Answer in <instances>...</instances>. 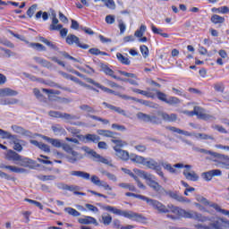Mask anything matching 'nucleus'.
Masks as SVG:
<instances>
[{
	"mask_svg": "<svg viewBox=\"0 0 229 229\" xmlns=\"http://www.w3.org/2000/svg\"><path fill=\"white\" fill-rule=\"evenodd\" d=\"M103 210L111 212V214H114V216H121L126 219H131V221H135L136 223H146V221H148V218L142 214L119 209L114 206H104Z\"/></svg>",
	"mask_w": 229,
	"mask_h": 229,
	"instance_id": "1",
	"label": "nucleus"
},
{
	"mask_svg": "<svg viewBox=\"0 0 229 229\" xmlns=\"http://www.w3.org/2000/svg\"><path fill=\"white\" fill-rule=\"evenodd\" d=\"M133 171L135 174H137V176H140V178H143L144 180H146L148 182V187H150V189H152L155 192H157V194H162V192H165V189H164L162 185H160V183L156 181L157 177L155 175L139 168H134Z\"/></svg>",
	"mask_w": 229,
	"mask_h": 229,
	"instance_id": "2",
	"label": "nucleus"
},
{
	"mask_svg": "<svg viewBox=\"0 0 229 229\" xmlns=\"http://www.w3.org/2000/svg\"><path fill=\"white\" fill-rule=\"evenodd\" d=\"M192 211H185L176 206H174L173 204L167 205V213L166 217L169 219H172V221H176L180 219L181 217H185L186 219H189L187 217V214L191 213Z\"/></svg>",
	"mask_w": 229,
	"mask_h": 229,
	"instance_id": "3",
	"label": "nucleus"
},
{
	"mask_svg": "<svg viewBox=\"0 0 229 229\" xmlns=\"http://www.w3.org/2000/svg\"><path fill=\"white\" fill-rule=\"evenodd\" d=\"M200 153H205L206 155H210L211 160L213 162H217L218 165H221V167H228L229 164V157L219 154L217 152H213L210 150H207L205 148L200 149Z\"/></svg>",
	"mask_w": 229,
	"mask_h": 229,
	"instance_id": "4",
	"label": "nucleus"
},
{
	"mask_svg": "<svg viewBox=\"0 0 229 229\" xmlns=\"http://www.w3.org/2000/svg\"><path fill=\"white\" fill-rule=\"evenodd\" d=\"M6 160L12 161V162H19L20 165L22 167H28L31 161L28 157H22V156L19 155L17 152L10 149L5 154Z\"/></svg>",
	"mask_w": 229,
	"mask_h": 229,
	"instance_id": "5",
	"label": "nucleus"
},
{
	"mask_svg": "<svg viewBox=\"0 0 229 229\" xmlns=\"http://www.w3.org/2000/svg\"><path fill=\"white\" fill-rule=\"evenodd\" d=\"M48 115L54 119H62V121H65L66 123H70V124L73 125H76V123H72V121H78V119H80V116L68 113H62L60 111H49Z\"/></svg>",
	"mask_w": 229,
	"mask_h": 229,
	"instance_id": "6",
	"label": "nucleus"
},
{
	"mask_svg": "<svg viewBox=\"0 0 229 229\" xmlns=\"http://www.w3.org/2000/svg\"><path fill=\"white\" fill-rule=\"evenodd\" d=\"M143 165H145V167H148V169H151L152 171H155L157 174H158V176H160V178L164 180V182H167V178L165 177V175L164 174V172L162 171V166L160 165V163L158 164V162H157L153 158H149V159L145 158V162L143 163Z\"/></svg>",
	"mask_w": 229,
	"mask_h": 229,
	"instance_id": "7",
	"label": "nucleus"
},
{
	"mask_svg": "<svg viewBox=\"0 0 229 229\" xmlns=\"http://www.w3.org/2000/svg\"><path fill=\"white\" fill-rule=\"evenodd\" d=\"M152 92H156L155 96H157V99L159 101H162L163 103H165L166 105H169L170 106H174V105H180V98L176 97H169L167 98V94L157 89H152Z\"/></svg>",
	"mask_w": 229,
	"mask_h": 229,
	"instance_id": "8",
	"label": "nucleus"
},
{
	"mask_svg": "<svg viewBox=\"0 0 229 229\" xmlns=\"http://www.w3.org/2000/svg\"><path fill=\"white\" fill-rule=\"evenodd\" d=\"M144 201L148 203V205H150V207L154 208L155 210H157V212H159V214H167V212H168L167 207H165V205L162 204V202H160L158 200L146 197Z\"/></svg>",
	"mask_w": 229,
	"mask_h": 229,
	"instance_id": "9",
	"label": "nucleus"
},
{
	"mask_svg": "<svg viewBox=\"0 0 229 229\" xmlns=\"http://www.w3.org/2000/svg\"><path fill=\"white\" fill-rule=\"evenodd\" d=\"M144 201L148 203V205H150V207L154 208L155 210H157V212H159V214H167V212H168L167 207H165V205L162 204V202H160L158 200L146 197Z\"/></svg>",
	"mask_w": 229,
	"mask_h": 229,
	"instance_id": "10",
	"label": "nucleus"
},
{
	"mask_svg": "<svg viewBox=\"0 0 229 229\" xmlns=\"http://www.w3.org/2000/svg\"><path fill=\"white\" fill-rule=\"evenodd\" d=\"M66 44H68V46H73V44H75V46L81 49H89V45L81 44L80 38L74 34H70L66 37Z\"/></svg>",
	"mask_w": 229,
	"mask_h": 229,
	"instance_id": "11",
	"label": "nucleus"
},
{
	"mask_svg": "<svg viewBox=\"0 0 229 229\" xmlns=\"http://www.w3.org/2000/svg\"><path fill=\"white\" fill-rule=\"evenodd\" d=\"M137 117L138 119H140L144 123H151L152 124H160V123H162L160 118H158L157 116L149 115L142 112L138 113Z\"/></svg>",
	"mask_w": 229,
	"mask_h": 229,
	"instance_id": "12",
	"label": "nucleus"
},
{
	"mask_svg": "<svg viewBox=\"0 0 229 229\" xmlns=\"http://www.w3.org/2000/svg\"><path fill=\"white\" fill-rule=\"evenodd\" d=\"M195 115L198 119H201L202 121H210V119H214V115L206 114L205 108L201 106H195Z\"/></svg>",
	"mask_w": 229,
	"mask_h": 229,
	"instance_id": "13",
	"label": "nucleus"
},
{
	"mask_svg": "<svg viewBox=\"0 0 229 229\" xmlns=\"http://www.w3.org/2000/svg\"><path fill=\"white\" fill-rule=\"evenodd\" d=\"M223 174V172L219 169H214L208 172H204L201 174V177L205 182H210L214 176H221Z\"/></svg>",
	"mask_w": 229,
	"mask_h": 229,
	"instance_id": "14",
	"label": "nucleus"
},
{
	"mask_svg": "<svg viewBox=\"0 0 229 229\" xmlns=\"http://www.w3.org/2000/svg\"><path fill=\"white\" fill-rule=\"evenodd\" d=\"M52 22L49 26V31H58V30H62L64 28V25L58 24L59 21L58 18H56V13L55 10H52Z\"/></svg>",
	"mask_w": 229,
	"mask_h": 229,
	"instance_id": "15",
	"label": "nucleus"
},
{
	"mask_svg": "<svg viewBox=\"0 0 229 229\" xmlns=\"http://www.w3.org/2000/svg\"><path fill=\"white\" fill-rule=\"evenodd\" d=\"M158 115H160L165 121V123H174L178 119V114H167L165 112H158Z\"/></svg>",
	"mask_w": 229,
	"mask_h": 229,
	"instance_id": "16",
	"label": "nucleus"
},
{
	"mask_svg": "<svg viewBox=\"0 0 229 229\" xmlns=\"http://www.w3.org/2000/svg\"><path fill=\"white\" fill-rule=\"evenodd\" d=\"M78 223H80V225H95V226L99 225L98 220L90 216H84V217L79 218Z\"/></svg>",
	"mask_w": 229,
	"mask_h": 229,
	"instance_id": "17",
	"label": "nucleus"
},
{
	"mask_svg": "<svg viewBox=\"0 0 229 229\" xmlns=\"http://www.w3.org/2000/svg\"><path fill=\"white\" fill-rule=\"evenodd\" d=\"M88 83H90V85H94V87H97V89H100V90H103V92H106L107 94H115V91L113 89H110L98 82H96L93 79H88L87 80Z\"/></svg>",
	"mask_w": 229,
	"mask_h": 229,
	"instance_id": "18",
	"label": "nucleus"
},
{
	"mask_svg": "<svg viewBox=\"0 0 229 229\" xmlns=\"http://www.w3.org/2000/svg\"><path fill=\"white\" fill-rule=\"evenodd\" d=\"M114 150L116 153V157L121 158V160H123L124 162L130 160V153L128 151L118 148L117 147H114Z\"/></svg>",
	"mask_w": 229,
	"mask_h": 229,
	"instance_id": "19",
	"label": "nucleus"
},
{
	"mask_svg": "<svg viewBox=\"0 0 229 229\" xmlns=\"http://www.w3.org/2000/svg\"><path fill=\"white\" fill-rule=\"evenodd\" d=\"M30 144H32L33 146H36L37 148H38L39 149H41V151H45V153H49L51 151V148L45 143L39 142L37 140H30Z\"/></svg>",
	"mask_w": 229,
	"mask_h": 229,
	"instance_id": "20",
	"label": "nucleus"
},
{
	"mask_svg": "<svg viewBox=\"0 0 229 229\" xmlns=\"http://www.w3.org/2000/svg\"><path fill=\"white\" fill-rule=\"evenodd\" d=\"M132 92H134V94H140V96H145V98H150L151 99H155L156 95L155 93L149 91L151 89H148V90H142V89H139L137 88H132L131 89Z\"/></svg>",
	"mask_w": 229,
	"mask_h": 229,
	"instance_id": "21",
	"label": "nucleus"
},
{
	"mask_svg": "<svg viewBox=\"0 0 229 229\" xmlns=\"http://www.w3.org/2000/svg\"><path fill=\"white\" fill-rule=\"evenodd\" d=\"M51 130L55 133V135H59L60 137H62V135L67 134V131H65L64 126H62V124L60 123L53 124L51 127Z\"/></svg>",
	"mask_w": 229,
	"mask_h": 229,
	"instance_id": "22",
	"label": "nucleus"
},
{
	"mask_svg": "<svg viewBox=\"0 0 229 229\" xmlns=\"http://www.w3.org/2000/svg\"><path fill=\"white\" fill-rule=\"evenodd\" d=\"M100 67H101L103 72H105L106 74V76H110L114 80H118V81L121 80V78L116 76L115 72H114V70L109 68L108 65L102 64L100 65Z\"/></svg>",
	"mask_w": 229,
	"mask_h": 229,
	"instance_id": "23",
	"label": "nucleus"
},
{
	"mask_svg": "<svg viewBox=\"0 0 229 229\" xmlns=\"http://www.w3.org/2000/svg\"><path fill=\"white\" fill-rule=\"evenodd\" d=\"M97 133L102 137H107L109 139H115L116 135H121L119 132L108 131V130H98Z\"/></svg>",
	"mask_w": 229,
	"mask_h": 229,
	"instance_id": "24",
	"label": "nucleus"
},
{
	"mask_svg": "<svg viewBox=\"0 0 229 229\" xmlns=\"http://www.w3.org/2000/svg\"><path fill=\"white\" fill-rule=\"evenodd\" d=\"M116 58L122 65H131V61H130V58H128V54L123 55L121 53H116Z\"/></svg>",
	"mask_w": 229,
	"mask_h": 229,
	"instance_id": "25",
	"label": "nucleus"
},
{
	"mask_svg": "<svg viewBox=\"0 0 229 229\" xmlns=\"http://www.w3.org/2000/svg\"><path fill=\"white\" fill-rule=\"evenodd\" d=\"M102 105L106 106V108H109V110H113V112H116V114H120L121 115L126 116V111H124L123 108L112 106L106 102H103Z\"/></svg>",
	"mask_w": 229,
	"mask_h": 229,
	"instance_id": "26",
	"label": "nucleus"
},
{
	"mask_svg": "<svg viewBox=\"0 0 229 229\" xmlns=\"http://www.w3.org/2000/svg\"><path fill=\"white\" fill-rule=\"evenodd\" d=\"M183 175L185 176L186 180H189L190 182H198L199 180V176L197 175L194 171L190 172L185 170L183 172Z\"/></svg>",
	"mask_w": 229,
	"mask_h": 229,
	"instance_id": "27",
	"label": "nucleus"
},
{
	"mask_svg": "<svg viewBox=\"0 0 229 229\" xmlns=\"http://www.w3.org/2000/svg\"><path fill=\"white\" fill-rule=\"evenodd\" d=\"M0 167H1V169H8L9 171H11V173H17V174L26 173V169L19 168L17 166H13V165H0Z\"/></svg>",
	"mask_w": 229,
	"mask_h": 229,
	"instance_id": "28",
	"label": "nucleus"
},
{
	"mask_svg": "<svg viewBox=\"0 0 229 229\" xmlns=\"http://www.w3.org/2000/svg\"><path fill=\"white\" fill-rule=\"evenodd\" d=\"M71 175L82 178L83 180H90V174L83 171H72Z\"/></svg>",
	"mask_w": 229,
	"mask_h": 229,
	"instance_id": "29",
	"label": "nucleus"
},
{
	"mask_svg": "<svg viewBox=\"0 0 229 229\" xmlns=\"http://www.w3.org/2000/svg\"><path fill=\"white\" fill-rule=\"evenodd\" d=\"M42 92H46V94H48V99L50 101L55 100V96H60V94H62L60 90L47 89H42Z\"/></svg>",
	"mask_w": 229,
	"mask_h": 229,
	"instance_id": "30",
	"label": "nucleus"
},
{
	"mask_svg": "<svg viewBox=\"0 0 229 229\" xmlns=\"http://www.w3.org/2000/svg\"><path fill=\"white\" fill-rule=\"evenodd\" d=\"M34 60L36 64L42 65V67H47V69H51V67H53V64L49 61L42 57H34Z\"/></svg>",
	"mask_w": 229,
	"mask_h": 229,
	"instance_id": "31",
	"label": "nucleus"
},
{
	"mask_svg": "<svg viewBox=\"0 0 229 229\" xmlns=\"http://www.w3.org/2000/svg\"><path fill=\"white\" fill-rule=\"evenodd\" d=\"M12 140H13V144H14L13 146L14 151H18V153H21V151H22V145L21 144L22 140L17 139V136L15 135L12 136Z\"/></svg>",
	"mask_w": 229,
	"mask_h": 229,
	"instance_id": "32",
	"label": "nucleus"
},
{
	"mask_svg": "<svg viewBox=\"0 0 229 229\" xmlns=\"http://www.w3.org/2000/svg\"><path fill=\"white\" fill-rule=\"evenodd\" d=\"M18 92L13 90L10 88H2L0 89V96L6 97V96H17Z\"/></svg>",
	"mask_w": 229,
	"mask_h": 229,
	"instance_id": "33",
	"label": "nucleus"
},
{
	"mask_svg": "<svg viewBox=\"0 0 229 229\" xmlns=\"http://www.w3.org/2000/svg\"><path fill=\"white\" fill-rule=\"evenodd\" d=\"M101 223L105 226H109V225H112V215L109 213H103L101 216Z\"/></svg>",
	"mask_w": 229,
	"mask_h": 229,
	"instance_id": "34",
	"label": "nucleus"
},
{
	"mask_svg": "<svg viewBox=\"0 0 229 229\" xmlns=\"http://www.w3.org/2000/svg\"><path fill=\"white\" fill-rule=\"evenodd\" d=\"M85 139L88 142H93V144H98L101 140V137L97 134H86Z\"/></svg>",
	"mask_w": 229,
	"mask_h": 229,
	"instance_id": "35",
	"label": "nucleus"
},
{
	"mask_svg": "<svg viewBox=\"0 0 229 229\" xmlns=\"http://www.w3.org/2000/svg\"><path fill=\"white\" fill-rule=\"evenodd\" d=\"M148 30V27L144 24H141L140 28L134 32V37L136 38H140L141 37H144V33Z\"/></svg>",
	"mask_w": 229,
	"mask_h": 229,
	"instance_id": "36",
	"label": "nucleus"
},
{
	"mask_svg": "<svg viewBox=\"0 0 229 229\" xmlns=\"http://www.w3.org/2000/svg\"><path fill=\"white\" fill-rule=\"evenodd\" d=\"M151 31L155 35H160L164 38H169V35L167 33H165V32H162V29L157 28V26H155V24L151 25Z\"/></svg>",
	"mask_w": 229,
	"mask_h": 229,
	"instance_id": "37",
	"label": "nucleus"
},
{
	"mask_svg": "<svg viewBox=\"0 0 229 229\" xmlns=\"http://www.w3.org/2000/svg\"><path fill=\"white\" fill-rule=\"evenodd\" d=\"M89 55H93L94 56H99V55H101V56H110V55H108V53L106 52H103L101 50H99V48H90L89 50Z\"/></svg>",
	"mask_w": 229,
	"mask_h": 229,
	"instance_id": "38",
	"label": "nucleus"
},
{
	"mask_svg": "<svg viewBox=\"0 0 229 229\" xmlns=\"http://www.w3.org/2000/svg\"><path fill=\"white\" fill-rule=\"evenodd\" d=\"M196 199L199 201V203H202V205H205L206 207H209L210 208H212V205H217V203H210V201H208V199H207L203 196L198 195L196 197Z\"/></svg>",
	"mask_w": 229,
	"mask_h": 229,
	"instance_id": "39",
	"label": "nucleus"
},
{
	"mask_svg": "<svg viewBox=\"0 0 229 229\" xmlns=\"http://www.w3.org/2000/svg\"><path fill=\"white\" fill-rule=\"evenodd\" d=\"M91 155L92 157H94V158H97L98 162H101L102 164H106V165H110V161H108V159L105 158L101 155L98 154L96 151H93Z\"/></svg>",
	"mask_w": 229,
	"mask_h": 229,
	"instance_id": "40",
	"label": "nucleus"
},
{
	"mask_svg": "<svg viewBox=\"0 0 229 229\" xmlns=\"http://www.w3.org/2000/svg\"><path fill=\"white\" fill-rule=\"evenodd\" d=\"M170 195L174 198V199H176L180 203H191V199H189L188 198L183 197L182 195H178V194L173 193V192Z\"/></svg>",
	"mask_w": 229,
	"mask_h": 229,
	"instance_id": "41",
	"label": "nucleus"
},
{
	"mask_svg": "<svg viewBox=\"0 0 229 229\" xmlns=\"http://www.w3.org/2000/svg\"><path fill=\"white\" fill-rule=\"evenodd\" d=\"M118 185L121 189H127V191H130L131 192H137V188L131 183L121 182Z\"/></svg>",
	"mask_w": 229,
	"mask_h": 229,
	"instance_id": "42",
	"label": "nucleus"
},
{
	"mask_svg": "<svg viewBox=\"0 0 229 229\" xmlns=\"http://www.w3.org/2000/svg\"><path fill=\"white\" fill-rule=\"evenodd\" d=\"M211 207L216 210V212H218L219 214H222L223 216H227V217H229V210L221 208V206H219V204H212Z\"/></svg>",
	"mask_w": 229,
	"mask_h": 229,
	"instance_id": "43",
	"label": "nucleus"
},
{
	"mask_svg": "<svg viewBox=\"0 0 229 229\" xmlns=\"http://www.w3.org/2000/svg\"><path fill=\"white\" fill-rule=\"evenodd\" d=\"M45 140H47L54 148H62V142L59 141V140L49 138L47 136L44 137Z\"/></svg>",
	"mask_w": 229,
	"mask_h": 229,
	"instance_id": "44",
	"label": "nucleus"
},
{
	"mask_svg": "<svg viewBox=\"0 0 229 229\" xmlns=\"http://www.w3.org/2000/svg\"><path fill=\"white\" fill-rule=\"evenodd\" d=\"M225 17H222L218 14H213L211 16V22H213V24H223L225 23Z\"/></svg>",
	"mask_w": 229,
	"mask_h": 229,
	"instance_id": "45",
	"label": "nucleus"
},
{
	"mask_svg": "<svg viewBox=\"0 0 229 229\" xmlns=\"http://www.w3.org/2000/svg\"><path fill=\"white\" fill-rule=\"evenodd\" d=\"M39 40L40 42H43V44H46V46L50 47V49H54L55 51L58 49V47H56V45L53 44V42L49 41L47 38L44 37H39Z\"/></svg>",
	"mask_w": 229,
	"mask_h": 229,
	"instance_id": "46",
	"label": "nucleus"
},
{
	"mask_svg": "<svg viewBox=\"0 0 229 229\" xmlns=\"http://www.w3.org/2000/svg\"><path fill=\"white\" fill-rule=\"evenodd\" d=\"M131 162H134L136 164H141V165H144V162L146 161V157L142 156H137L133 155L131 157Z\"/></svg>",
	"mask_w": 229,
	"mask_h": 229,
	"instance_id": "47",
	"label": "nucleus"
},
{
	"mask_svg": "<svg viewBox=\"0 0 229 229\" xmlns=\"http://www.w3.org/2000/svg\"><path fill=\"white\" fill-rule=\"evenodd\" d=\"M111 142H113V144H115L114 148H124V146H128V142H126L125 140H116L115 138H113L111 140Z\"/></svg>",
	"mask_w": 229,
	"mask_h": 229,
	"instance_id": "48",
	"label": "nucleus"
},
{
	"mask_svg": "<svg viewBox=\"0 0 229 229\" xmlns=\"http://www.w3.org/2000/svg\"><path fill=\"white\" fill-rule=\"evenodd\" d=\"M66 153H71L72 157H78V152L74 151L72 148H71V145L69 144H64L61 146Z\"/></svg>",
	"mask_w": 229,
	"mask_h": 229,
	"instance_id": "49",
	"label": "nucleus"
},
{
	"mask_svg": "<svg viewBox=\"0 0 229 229\" xmlns=\"http://www.w3.org/2000/svg\"><path fill=\"white\" fill-rule=\"evenodd\" d=\"M120 81H124L125 83H130V85H133L134 87H139V79L137 77L132 79H121Z\"/></svg>",
	"mask_w": 229,
	"mask_h": 229,
	"instance_id": "50",
	"label": "nucleus"
},
{
	"mask_svg": "<svg viewBox=\"0 0 229 229\" xmlns=\"http://www.w3.org/2000/svg\"><path fill=\"white\" fill-rule=\"evenodd\" d=\"M38 6V5L37 4H34L30 7H29V9L27 10V15L30 19H31V17H33V15H35Z\"/></svg>",
	"mask_w": 229,
	"mask_h": 229,
	"instance_id": "51",
	"label": "nucleus"
},
{
	"mask_svg": "<svg viewBox=\"0 0 229 229\" xmlns=\"http://www.w3.org/2000/svg\"><path fill=\"white\" fill-rule=\"evenodd\" d=\"M159 165H162V167H164V169L169 173H176V169H174V167H173V165H171L169 163L160 162Z\"/></svg>",
	"mask_w": 229,
	"mask_h": 229,
	"instance_id": "52",
	"label": "nucleus"
},
{
	"mask_svg": "<svg viewBox=\"0 0 229 229\" xmlns=\"http://www.w3.org/2000/svg\"><path fill=\"white\" fill-rule=\"evenodd\" d=\"M65 212H67L70 216H72L73 217H80V216H81V213L72 208H66Z\"/></svg>",
	"mask_w": 229,
	"mask_h": 229,
	"instance_id": "53",
	"label": "nucleus"
},
{
	"mask_svg": "<svg viewBox=\"0 0 229 229\" xmlns=\"http://www.w3.org/2000/svg\"><path fill=\"white\" fill-rule=\"evenodd\" d=\"M30 47H32V49H37L38 51H46V47L40 43H30Z\"/></svg>",
	"mask_w": 229,
	"mask_h": 229,
	"instance_id": "54",
	"label": "nucleus"
},
{
	"mask_svg": "<svg viewBox=\"0 0 229 229\" xmlns=\"http://www.w3.org/2000/svg\"><path fill=\"white\" fill-rule=\"evenodd\" d=\"M35 17L37 20H38V19H40V17H42L43 21H47V19H49V14L47 13V12L38 11L36 13Z\"/></svg>",
	"mask_w": 229,
	"mask_h": 229,
	"instance_id": "55",
	"label": "nucleus"
},
{
	"mask_svg": "<svg viewBox=\"0 0 229 229\" xmlns=\"http://www.w3.org/2000/svg\"><path fill=\"white\" fill-rule=\"evenodd\" d=\"M38 180H41V182H48V181L55 180L56 176L40 174L38 176Z\"/></svg>",
	"mask_w": 229,
	"mask_h": 229,
	"instance_id": "56",
	"label": "nucleus"
},
{
	"mask_svg": "<svg viewBox=\"0 0 229 229\" xmlns=\"http://www.w3.org/2000/svg\"><path fill=\"white\" fill-rule=\"evenodd\" d=\"M167 130H169L170 131H173L174 133H179V135H187V131H184L183 130H181L179 128L176 127H167Z\"/></svg>",
	"mask_w": 229,
	"mask_h": 229,
	"instance_id": "57",
	"label": "nucleus"
},
{
	"mask_svg": "<svg viewBox=\"0 0 229 229\" xmlns=\"http://www.w3.org/2000/svg\"><path fill=\"white\" fill-rule=\"evenodd\" d=\"M125 196L127 198H137L138 199H142V201H144L146 199V196H143L140 194H136V193H131V192H126Z\"/></svg>",
	"mask_w": 229,
	"mask_h": 229,
	"instance_id": "58",
	"label": "nucleus"
},
{
	"mask_svg": "<svg viewBox=\"0 0 229 229\" xmlns=\"http://www.w3.org/2000/svg\"><path fill=\"white\" fill-rule=\"evenodd\" d=\"M140 51L142 56H145V58H146V56L149 55V48H148V46H146V45H141L140 47Z\"/></svg>",
	"mask_w": 229,
	"mask_h": 229,
	"instance_id": "59",
	"label": "nucleus"
},
{
	"mask_svg": "<svg viewBox=\"0 0 229 229\" xmlns=\"http://www.w3.org/2000/svg\"><path fill=\"white\" fill-rule=\"evenodd\" d=\"M216 92H225V84L223 82H217L214 85Z\"/></svg>",
	"mask_w": 229,
	"mask_h": 229,
	"instance_id": "60",
	"label": "nucleus"
},
{
	"mask_svg": "<svg viewBox=\"0 0 229 229\" xmlns=\"http://www.w3.org/2000/svg\"><path fill=\"white\" fill-rule=\"evenodd\" d=\"M81 110H83L84 112H88V114H94V112H96V110L93 109V107H91L89 105H82L80 106Z\"/></svg>",
	"mask_w": 229,
	"mask_h": 229,
	"instance_id": "61",
	"label": "nucleus"
},
{
	"mask_svg": "<svg viewBox=\"0 0 229 229\" xmlns=\"http://www.w3.org/2000/svg\"><path fill=\"white\" fill-rule=\"evenodd\" d=\"M91 182L94 183V185H98V187H101V183L103 182L99 177H98L97 175H92L91 178Z\"/></svg>",
	"mask_w": 229,
	"mask_h": 229,
	"instance_id": "62",
	"label": "nucleus"
},
{
	"mask_svg": "<svg viewBox=\"0 0 229 229\" xmlns=\"http://www.w3.org/2000/svg\"><path fill=\"white\" fill-rule=\"evenodd\" d=\"M111 128L113 130H117L118 131H126V126L124 125H120V124H117V123H113L111 125Z\"/></svg>",
	"mask_w": 229,
	"mask_h": 229,
	"instance_id": "63",
	"label": "nucleus"
},
{
	"mask_svg": "<svg viewBox=\"0 0 229 229\" xmlns=\"http://www.w3.org/2000/svg\"><path fill=\"white\" fill-rule=\"evenodd\" d=\"M106 24H114L115 22V16L108 14L106 16Z\"/></svg>",
	"mask_w": 229,
	"mask_h": 229,
	"instance_id": "64",
	"label": "nucleus"
}]
</instances>
